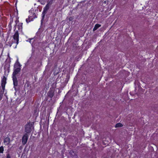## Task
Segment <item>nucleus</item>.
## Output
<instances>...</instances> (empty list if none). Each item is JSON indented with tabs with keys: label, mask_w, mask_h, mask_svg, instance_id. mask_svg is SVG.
<instances>
[{
	"label": "nucleus",
	"mask_w": 158,
	"mask_h": 158,
	"mask_svg": "<svg viewBox=\"0 0 158 158\" xmlns=\"http://www.w3.org/2000/svg\"><path fill=\"white\" fill-rule=\"evenodd\" d=\"M51 4V3L50 4V2H49L48 3L46 6L45 7L44 9V10L42 13V17H43V19H44V17L45 16V15L47 11L49 9L50 5Z\"/></svg>",
	"instance_id": "obj_1"
},
{
	"label": "nucleus",
	"mask_w": 158,
	"mask_h": 158,
	"mask_svg": "<svg viewBox=\"0 0 158 158\" xmlns=\"http://www.w3.org/2000/svg\"><path fill=\"white\" fill-rule=\"evenodd\" d=\"M19 33L18 32L16 31L14 35L13 38L14 39V43H16L17 45L19 43Z\"/></svg>",
	"instance_id": "obj_2"
},
{
	"label": "nucleus",
	"mask_w": 158,
	"mask_h": 158,
	"mask_svg": "<svg viewBox=\"0 0 158 158\" xmlns=\"http://www.w3.org/2000/svg\"><path fill=\"white\" fill-rule=\"evenodd\" d=\"M6 78L5 76H4L2 79L1 85L3 92H4L5 89V85L6 83Z\"/></svg>",
	"instance_id": "obj_3"
},
{
	"label": "nucleus",
	"mask_w": 158,
	"mask_h": 158,
	"mask_svg": "<svg viewBox=\"0 0 158 158\" xmlns=\"http://www.w3.org/2000/svg\"><path fill=\"white\" fill-rule=\"evenodd\" d=\"M28 139V135L27 134H25L22 138V143L23 145L25 144L27 142Z\"/></svg>",
	"instance_id": "obj_4"
},
{
	"label": "nucleus",
	"mask_w": 158,
	"mask_h": 158,
	"mask_svg": "<svg viewBox=\"0 0 158 158\" xmlns=\"http://www.w3.org/2000/svg\"><path fill=\"white\" fill-rule=\"evenodd\" d=\"M31 131V126L30 124L26 125L25 126V131L27 133H29Z\"/></svg>",
	"instance_id": "obj_5"
},
{
	"label": "nucleus",
	"mask_w": 158,
	"mask_h": 158,
	"mask_svg": "<svg viewBox=\"0 0 158 158\" xmlns=\"http://www.w3.org/2000/svg\"><path fill=\"white\" fill-rule=\"evenodd\" d=\"M20 69L19 68H17L15 69L13 73V77H16V75L20 71Z\"/></svg>",
	"instance_id": "obj_6"
},
{
	"label": "nucleus",
	"mask_w": 158,
	"mask_h": 158,
	"mask_svg": "<svg viewBox=\"0 0 158 158\" xmlns=\"http://www.w3.org/2000/svg\"><path fill=\"white\" fill-rule=\"evenodd\" d=\"M135 89H137L138 88L139 89L141 88V86L139 83L138 81H135Z\"/></svg>",
	"instance_id": "obj_7"
},
{
	"label": "nucleus",
	"mask_w": 158,
	"mask_h": 158,
	"mask_svg": "<svg viewBox=\"0 0 158 158\" xmlns=\"http://www.w3.org/2000/svg\"><path fill=\"white\" fill-rule=\"evenodd\" d=\"M10 142V139L8 137L5 138L4 141V143L5 145H8Z\"/></svg>",
	"instance_id": "obj_8"
},
{
	"label": "nucleus",
	"mask_w": 158,
	"mask_h": 158,
	"mask_svg": "<svg viewBox=\"0 0 158 158\" xmlns=\"http://www.w3.org/2000/svg\"><path fill=\"white\" fill-rule=\"evenodd\" d=\"M13 80L14 85L15 86H17L18 85V82L16 77H13Z\"/></svg>",
	"instance_id": "obj_9"
},
{
	"label": "nucleus",
	"mask_w": 158,
	"mask_h": 158,
	"mask_svg": "<svg viewBox=\"0 0 158 158\" xmlns=\"http://www.w3.org/2000/svg\"><path fill=\"white\" fill-rule=\"evenodd\" d=\"M101 25L100 24H97L95 25L94 28L93 29V31L94 32L95 31L97 30L98 28L101 27Z\"/></svg>",
	"instance_id": "obj_10"
},
{
	"label": "nucleus",
	"mask_w": 158,
	"mask_h": 158,
	"mask_svg": "<svg viewBox=\"0 0 158 158\" xmlns=\"http://www.w3.org/2000/svg\"><path fill=\"white\" fill-rule=\"evenodd\" d=\"M37 17V15L35 13L32 14L31 15L29 16V18H32L33 20V19Z\"/></svg>",
	"instance_id": "obj_11"
},
{
	"label": "nucleus",
	"mask_w": 158,
	"mask_h": 158,
	"mask_svg": "<svg viewBox=\"0 0 158 158\" xmlns=\"http://www.w3.org/2000/svg\"><path fill=\"white\" fill-rule=\"evenodd\" d=\"M123 126V125L122 123H117L115 126V127L117 128V127H121Z\"/></svg>",
	"instance_id": "obj_12"
},
{
	"label": "nucleus",
	"mask_w": 158,
	"mask_h": 158,
	"mask_svg": "<svg viewBox=\"0 0 158 158\" xmlns=\"http://www.w3.org/2000/svg\"><path fill=\"white\" fill-rule=\"evenodd\" d=\"M48 94V96L51 98L53 96V93L52 91L49 92Z\"/></svg>",
	"instance_id": "obj_13"
},
{
	"label": "nucleus",
	"mask_w": 158,
	"mask_h": 158,
	"mask_svg": "<svg viewBox=\"0 0 158 158\" xmlns=\"http://www.w3.org/2000/svg\"><path fill=\"white\" fill-rule=\"evenodd\" d=\"M33 21V19L32 18H29V17L28 19H26V21L27 23H28L29 22H30L31 21Z\"/></svg>",
	"instance_id": "obj_14"
},
{
	"label": "nucleus",
	"mask_w": 158,
	"mask_h": 158,
	"mask_svg": "<svg viewBox=\"0 0 158 158\" xmlns=\"http://www.w3.org/2000/svg\"><path fill=\"white\" fill-rule=\"evenodd\" d=\"M4 151V148L3 146L0 147V153H3Z\"/></svg>",
	"instance_id": "obj_15"
},
{
	"label": "nucleus",
	"mask_w": 158,
	"mask_h": 158,
	"mask_svg": "<svg viewBox=\"0 0 158 158\" xmlns=\"http://www.w3.org/2000/svg\"><path fill=\"white\" fill-rule=\"evenodd\" d=\"M6 158H11L9 154H7Z\"/></svg>",
	"instance_id": "obj_16"
},
{
	"label": "nucleus",
	"mask_w": 158,
	"mask_h": 158,
	"mask_svg": "<svg viewBox=\"0 0 158 158\" xmlns=\"http://www.w3.org/2000/svg\"><path fill=\"white\" fill-rule=\"evenodd\" d=\"M69 21H72L73 19V18L72 17H70L69 18Z\"/></svg>",
	"instance_id": "obj_17"
},
{
	"label": "nucleus",
	"mask_w": 158,
	"mask_h": 158,
	"mask_svg": "<svg viewBox=\"0 0 158 158\" xmlns=\"http://www.w3.org/2000/svg\"><path fill=\"white\" fill-rule=\"evenodd\" d=\"M17 65L19 66H20V63L18 61V60H17Z\"/></svg>",
	"instance_id": "obj_18"
},
{
	"label": "nucleus",
	"mask_w": 158,
	"mask_h": 158,
	"mask_svg": "<svg viewBox=\"0 0 158 158\" xmlns=\"http://www.w3.org/2000/svg\"><path fill=\"white\" fill-rule=\"evenodd\" d=\"M82 2H80V4H79V5L80 6H81V7L82 6Z\"/></svg>",
	"instance_id": "obj_19"
},
{
	"label": "nucleus",
	"mask_w": 158,
	"mask_h": 158,
	"mask_svg": "<svg viewBox=\"0 0 158 158\" xmlns=\"http://www.w3.org/2000/svg\"><path fill=\"white\" fill-rule=\"evenodd\" d=\"M81 132H82L83 133V135H84V132L83 131H81Z\"/></svg>",
	"instance_id": "obj_20"
},
{
	"label": "nucleus",
	"mask_w": 158,
	"mask_h": 158,
	"mask_svg": "<svg viewBox=\"0 0 158 158\" xmlns=\"http://www.w3.org/2000/svg\"><path fill=\"white\" fill-rule=\"evenodd\" d=\"M104 3L106 4V1H104Z\"/></svg>",
	"instance_id": "obj_21"
},
{
	"label": "nucleus",
	"mask_w": 158,
	"mask_h": 158,
	"mask_svg": "<svg viewBox=\"0 0 158 158\" xmlns=\"http://www.w3.org/2000/svg\"><path fill=\"white\" fill-rule=\"evenodd\" d=\"M81 135H81V136H83V135H82V134H81Z\"/></svg>",
	"instance_id": "obj_22"
}]
</instances>
